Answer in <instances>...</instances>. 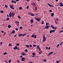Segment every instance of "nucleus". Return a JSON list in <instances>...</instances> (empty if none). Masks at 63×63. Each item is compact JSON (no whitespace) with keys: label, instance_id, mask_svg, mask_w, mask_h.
<instances>
[{"label":"nucleus","instance_id":"nucleus-4","mask_svg":"<svg viewBox=\"0 0 63 63\" xmlns=\"http://www.w3.org/2000/svg\"><path fill=\"white\" fill-rule=\"evenodd\" d=\"M50 26L48 25H47L45 26V28H44L45 29H48L50 27Z\"/></svg>","mask_w":63,"mask_h":63},{"label":"nucleus","instance_id":"nucleus-11","mask_svg":"<svg viewBox=\"0 0 63 63\" xmlns=\"http://www.w3.org/2000/svg\"><path fill=\"white\" fill-rule=\"evenodd\" d=\"M17 46H15V47L13 49H17Z\"/></svg>","mask_w":63,"mask_h":63},{"label":"nucleus","instance_id":"nucleus-20","mask_svg":"<svg viewBox=\"0 0 63 63\" xmlns=\"http://www.w3.org/2000/svg\"><path fill=\"white\" fill-rule=\"evenodd\" d=\"M25 52H28V50H27V49H26L25 50Z\"/></svg>","mask_w":63,"mask_h":63},{"label":"nucleus","instance_id":"nucleus-63","mask_svg":"<svg viewBox=\"0 0 63 63\" xmlns=\"http://www.w3.org/2000/svg\"><path fill=\"white\" fill-rule=\"evenodd\" d=\"M48 47H46V48L47 49H48Z\"/></svg>","mask_w":63,"mask_h":63},{"label":"nucleus","instance_id":"nucleus-2","mask_svg":"<svg viewBox=\"0 0 63 63\" xmlns=\"http://www.w3.org/2000/svg\"><path fill=\"white\" fill-rule=\"evenodd\" d=\"M46 41V37H45V35H44L43 37V42H44Z\"/></svg>","mask_w":63,"mask_h":63},{"label":"nucleus","instance_id":"nucleus-53","mask_svg":"<svg viewBox=\"0 0 63 63\" xmlns=\"http://www.w3.org/2000/svg\"><path fill=\"white\" fill-rule=\"evenodd\" d=\"M62 4V2H60V4Z\"/></svg>","mask_w":63,"mask_h":63},{"label":"nucleus","instance_id":"nucleus-43","mask_svg":"<svg viewBox=\"0 0 63 63\" xmlns=\"http://www.w3.org/2000/svg\"><path fill=\"white\" fill-rule=\"evenodd\" d=\"M9 18H6V20H9Z\"/></svg>","mask_w":63,"mask_h":63},{"label":"nucleus","instance_id":"nucleus-8","mask_svg":"<svg viewBox=\"0 0 63 63\" xmlns=\"http://www.w3.org/2000/svg\"><path fill=\"white\" fill-rule=\"evenodd\" d=\"M28 14L30 15H31L32 16H34V15L33 14V13H29Z\"/></svg>","mask_w":63,"mask_h":63},{"label":"nucleus","instance_id":"nucleus-60","mask_svg":"<svg viewBox=\"0 0 63 63\" xmlns=\"http://www.w3.org/2000/svg\"><path fill=\"white\" fill-rule=\"evenodd\" d=\"M37 7H35V10H37Z\"/></svg>","mask_w":63,"mask_h":63},{"label":"nucleus","instance_id":"nucleus-10","mask_svg":"<svg viewBox=\"0 0 63 63\" xmlns=\"http://www.w3.org/2000/svg\"><path fill=\"white\" fill-rule=\"evenodd\" d=\"M14 33H15V31L14 30L12 32H11L10 34H14Z\"/></svg>","mask_w":63,"mask_h":63},{"label":"nucleus","instance_id":"nucleus-35","mask_svg":"<svg viewBox=\"0 0 63 63\" xmlns=\"http://www.w3.org/2000/svg\"><path fill=\"white\" fill-rule=\"evenodd\" d=\"M44 21H43L42 23V24H44Z\"/></svg>","mask_w":63,"mask_h":63},{"label":"nucleus","instance_id":"nucleus-22","mask_svg":"<svg viewBox=\"0 0 63 63\" xmlns=\"http://www.w3.org/2000/svg\"><path fill=\"white\" fill-rule=\"evenodd\" d=\"M47 4L48 5H49V7H51V5L49 3H48Z\"/></svg>","mask_w":63,"mask_h":63},{"label":"nucleus","instance_id":"nucleus-14","mask_svg":"<svg viewBox=\"0 0 63 63\" xmlns=\"http://www.w3.org/2000/svg\"><path fill=\"white\" fill-rule=\"evenodd\" d=\"M40 47V46L39 45H38L37 46V49H39L40 48V47Z\"/></svg>","mask_w":63,"mask_h":63},{"label":"nucleus","instance_id":"nucleus-24","mask_svg":"<svg viewBox=\"0 0 63 63\" xmlns=\"http://www.w3.org/2000/svg\"><path fill=\"white\" fill-rule=\"evenodd\" d=\"M8 54V53H7L6 52H5L4 53V55H6Z\"/></svg>","mask_w":63,"mask_h":63},{"label":"nucleus","instance_id":"nucleus-55","mask_svg":"<svg viewBox=\"0 0 63 63\" xmlns=\"http://www.w3.org/2000/svg\"><path fill=\"white\" fill-rule=\"evenodd\" d=\"M30 1L29 0H26V1H27V2H29Z\"/></svg>","mask_w":63,"mask_h":63},{"label":"nucleus","instance_id":"nucleus-54","mask_svg":"<svg viewBox=\"0 0 63 63\" xmlns=\"http://www.w3.org/2000/svg\"><path fill=\"white\" fill-rule=\"evenodd\" d=\"M63 42H61V43L60 44V46H61V45H62V44H63Z\"/></svg>","mask_w":63,"mask_h":63},{"label":"nucleus","instance_id":"nucleus-33","mask_svg":"<svg viewBox=\"0 0 63 63\" xmlns=\"http://www.w3.org/2000/svg\"><path fill=\"white\" fill-rule=\"evenodd\" d=\"M52 30H50L49 32L50 33H52Z\"/></svg>","mask_w":63,"mask_h":63},{"label":"nucleus","instance_id":"nucleus-23","mask_svg":"<svg viewBox=\"0 0 63 63\" xmlns=\"http://www.w3.org/2000/svg\"><path fill=\"white\" fill-rule=\"evenodd\" d=\"M63 32V30H61L59 32V33H62Z\"/></svg>","mask_w":63,"mask_h":63},{"label":"nucleus","instance_id":"nucleus-50","mask_svg":"<svg viewBox=\"0 0 63 63\" xmlns=\"http://www.w3.org/2000/svg\"><path fill=\"white\" fill-rule=\"evenodd\" d=\"M22 57H23V56H20V58H22Z\"/></svg>","mask_w":63,"mask_h":63},{"label":"nucleus","instance_id":"nucleus-34","mask_svg":"<svg viewBox=\"0 0 63 63\" xmlns=\"http://www.w3.org/2000/svg\"><path fill=\"white\" fill-rule=\"evenodd\" d=\"M19 10H22V7H19Z\"/></svg>","mask_w":63,"mask_h":63},{"label":"nucleus","instance_id":"nucleus-46","mask_svg":"<svg viewBox=\"0 0 63 63\" xmlns=\"http://www.w3.org/2000/svg\"><path fill=\"white\" fill-rule=\"evenodd\" d=\"M49 12H52V10H49Z\"/></svg>","mask_w":63,"mask_h":63},{"label":"nucleus","instance_id":"nucleus-56","mask_svg":"<svg viewBox=\"0 0 63 63\" xmlns=\"http://www.w3.org/2000/svg\"><path fill=\"white\" fill-rule=\"evenodd\" d=\"M19 47L17 48V50H19Z\"/></svg>","mask_w":63,"mask_h":63},{"label":"nucleus","instance_id":"nucleus-18","mask_svg":"<svg viewBox=\"0 0 63 63\" xmlns=\"http://www.w3.org/2000/svg\"><path fill=\"white\" fill-rule=\"evenodd\" d=\"M12 3H16V1H14V0H12Z\"/></svg>","mask_w":63,"mask_h":63},{"label":"nucleus","instance_id":"nucleus-3","mask_svg":"<svg viewBox=\"0 0 63 63\" xmlns=\"http://www.w3.org/2000/svg\"><path fill=\"white\" fill-rule=\"evenodd\" d=\"M13 6H14V5L13 4H12V5H10V7L11 9H12V10H14L15 8L13 7Z\"/></svg>","mask_w":63,"mask_h":63},{"label":"nucleus","instance_id":"nucleus-51","mask_svg":"<svg viewBox=\"0 0 63 63\" xmlns=\"http://www.w3.org/2000/svg\"><path fill=\"white\" fill-rule=\"evenodd\" d=\"M5 34H6V32H4L3 36H5Z\"/></svg>","mask_w":63,"mask_h":63},{"label":"nucleus","instance_id":"nucleus-19","mask_svg":"<svg viewBox=\"0 0 63 63\" xmlns=\"http://www.w3.org/2000/svg\"><path fill=\"white\" fill-rule=\"evenodd\" d=\"M51 27L53 29V28H54V26L52 25H51Z\"/></svg>","mask_w":63,"mask_h":63},{"label":"nucleus","instance_id":"nucleus-41","mask_svg":"<svg viewBox=\"0 0 63 63\" xmlns=\"http://www.w3.org/2000/svg\"><path fill=\"white\" fill-rule=\"evenodd\" d=\"M52 32H55V31L54 30H52Z\"/></svg>","mask_w":63,"mask_h":63},{"label":"nucleus","instance_id":"nucleus-40","mask_svg":"<svg viewBox=\"0 0 63 63\" xmlns=\"http://www.w3.org/2000/svg\"><path fill=\"white\" fill-rule=\"evenodd\" d=\"M33 5H34V6H36V4H35V3L34 2L33 3Z\"/></svg>","mask_w":63,"mask_h":63},{"label":"nucleus","instance_id":"nucleus-29","mask_svg":"<svg viewBox=\"0 0 63 63\" xmlns=\"http://www.w3.org/2000/svg\"><path fill=\"white\" fill-rule=\"evenodd\" d=\"M60 6H61V7H62V6H63V4H62L60 5Z\"/></svg>","mask_w":63,"mask_h":63},{"label":"nucleus","instance_id":"nucleus-27","mask_svg":"<svg viewBox=\"0 0 63 63\" xmlns=\"http://www.w3.org/2000/svg\"><path fill=\"white\" fill-rule=\"evenodd\" d=\"M32 38H34V35H32L31 36Z\"/></svg>","mask_w":63,"mask_h":63},{"label":"nucleus","instance_id":"nucleus-31","mask_svg":"<svg viewBox=\"0 0 63 63\" xmlns=\"http://www.w3.org/2000/svg\"><path fill=\"white\" fill-rule=\"evenodd\" d=\"M0 13H4V11H3V10H2V11H0Z\"/></svg>","mask_w":63,"mask_h":63},{"label":"nucleus","instance_id":"nucleus-26","mask_svg":"<svg viewBox=\"0 0 63 63\" xmlns=\"http://www.w3.org/2000/svg\"><path fill=\"white\" fill-rule=\"evenodd\" d=\"M34 39H36V38H37V36L36 35H35L34 36Z\"/></svg>","mask_w":63,"mask_h":63},{"label":"nucleus","instance_id":"nucleus-25","mask_svg":"<svg viewBox=\"0 0 63 63\" xmlns=\"http://www.w3.org/2000/svg\"><path fill=\"white\" fill-rule=\"evenodd\" d=\"M19 29H23V27H19Z\"/></svg>","mask_w":63,"mask_h":63},{"label":"nucleus","instance_id":"nucleus-64","mask_svg":"<svg viewBox=\"0 0 63 63\" xmlns=\"http://www.w3.org/2000/svg\"><path fill=\"white\" fill-rule=\"evenodd\" d=\"M35 56H34V55L32 56V57H35Z\"/></svg>","mask_w":63,"mask_h":63},{"label":"nucleus","instance_id":"nucleus-7","mask_svg":"<svg viewBox=\"0 0 63 63\" xmlns=\"http://www.w3.org/2000/svg\"><path fill=\"white\" fill-rule=\"evenodd\" d=\"M53 53V52L51 51L50 53H49L47 55V56H49L52 53Z\"/></svg>","mask_w":63,"mask_h":63},{"label":"nucleus","instance_id":"nucleus-45","mask_svg":"<svg viewBox=\"0 0 63 63\" xmlns=\"http://www.w3.org/2000/svg\"><path fill=\"white\" fill-rule=\"evenodd\" d=\"M29 45L30 46V47H32V45L30 44Z\"/></svg>","mask_w":63,"mask_h":63},{"label":"nucleus","instance_id":"nucleus-16","mask_svg":"<svg viewBox=\"0 0 63 63\" xmlns=\"http://www.w3.org/2000/svg\"><path fill=\"white\" fill-rule=\"evenodd\" d=\"M11 26H12L10 25V24H9L8 26V28H11Z\"/></svg>","mask_w":63,"mask_h":63},{"label":"nucleus","instance_id":"nucleus-37","mask_svg":"<svg viewBox=\"0 0 63 63\" xmlns=\"http://www.w3.org/2000/svg\"><path fill=\"white\" fill-rule=\"evenodd\" d=\"M18 18H21V17H20V16H18Z\"/></svg>","mask_w":63,"mask_h":63},{"label":"nucleus","instance_id":"nucleus-32","mask_svg":"<svg viewBox=\"0 0 63 63\" xmlns=\"http://www.w3.org/2000/svg\"><path fill=\"white\" fill-rule=\"evenodd\" d=\"M5 7L6 8H8V6H7V5H5Z\"/></svg>","mask_w":63,"mask_h":63},{"label":"nucleus","instance_id":"nucleus-61","mask_svg":"<svg viewBox=\"0 0 63 63\" xmlns=\"http://www.w3.org/2000/svg\"><path fill=\"white\" fill-rule=\"evenodd\" d=\"M17 62H20V61L18 60L17 61Z\"/></svg>","mask_w":63,"mask_h":63},{"label":"nucleus","instance_id":"nucleus-36","mask_svg":"<svg viewBox=\"0 0 63 63\" xmlns=\"http://www.w3.org/2000/svg\"><path fill=\"white\" fill-rule=\"evenodd\" d=\"M16 45L18 46H19V43H17Z\"/></svg>","mask_w":63,"mask_h":63},{"label":"nucleus","instance_id":"nucleus-48","mask_svg":"<svg viewBox=\"0 0 63 63\" xmlns=\"http://www.w3.org/2000/svg\"><path fill=\"white\" fill-rule=\"evenodd\" d=\"M16 31H18V29L17 28H16Z\"/></svg>","mask_w":63,"mask_h":63},{"label":"nucleus","instance_id":"nucleus-21","mask_svg":"<svg viewBox=\"0 0 63 63\" xmlns=\"http://www.w3.org/2000/svg\"><path fill=\"white\" fill-rule=\"evenodd\" d=\"M60 61L59 60H58V61H56V63H59V62H60Z\"/></svg>","mask_w":63,"mask_h":63},{"label":"nucleus","instance_id":"nucleus-44","mask_svg":"<svg viewBox=\"0 0 63 63\" xmlns=\"http://www.w3.org/2000/svg\"><path fill=\"white\" fill-rule=\"evenodd\" d=\"M26 35H27V33H25V34H24V36H26Z\"/></svg>","mask_w":63,"mask_h":63},{"label":"nucleus","instance_id":"nucleus-12","mask_svg":"<svg viewBox=\"0 0 63 63\" xmlns=\"http://www.w3.org/2000/svg\"><path fill=\"white\" fill-rule=\"evenodd\" d=\"M34 22V20H33V19L32 20H30V22L31 23H33Z\"/></svg>","mask_w":63,"mask_h":63},{"label":"nucleus","instance_id":"nucleus-28","mask_svg":"<svg viewBox=\"0 0 63 63\" xmlns=\"http://www.w3.org/2000/svg\"><path fill=\"white\" fill-rule=\"evenodd\" d=\"M35 54L36 53H35L34 52L32 53V55H35Z\"/></svg>","mask_w":63,"mask_h":63},{"label":"nucleus","instance_id":"nucleus-62","mask_svg":"<svg viewBox=\"0 0 63 63\" xmlns=\"http://www.w3.org/2000/svg\"><path fill=\"white\" fill-rule=\"evenodd\" d=\"M1 32L2 33H4V32L3 31H1Z\"/></svg>","mask_w":63,"mask_h":63},{"label":"nucleus","instance_id":"nucleus-5","mask_svg":"<svg viewBox=\"0 0 63 63\" xmlns=\"http://www.w3.org/2000/svg\"><path fill=\"white\" fill-rule=\"evenodd\" d=\"M35 19L39 22H40V19H39L38 18L36 17L35 18Z\"/></svg>","mask_w":63,"mask_h":63},{"label":"nucleus","instance_id":"nucleus-9","mask_svg":"<svg viewBox=\"0 0 63 63\" xmlns=\"http://www.w3.org/2000/svg\"><path fill=\"white\" fill-rule=\"evenodd\" d=\"M21 55H23V56H24V55H25V53L24 52H23L22 53Z\"/></svg>","mask_w":63,"mask_h":63},{"label":"nucleus","instance_id":"nucleus-52","mask_svg":"<svg viewBox=\"0 0 63 63\" xmlns=\"http://www.w3.org/2000/svg\"><path fill=\"white\" fill-rule=\"evenodd\" d=\"M38 14L36 13L35 14V16H38Z\"/></svg>","mask_w":63,"mask_h":63},{"label":"nucleus","instance_id":"nucleus-38","mask_svg":"<svg viewBox=\"0 0 63 63\" xmlns=\"http://www.w3.org/2000/svg\"><path fill=\"white\" fill-rule=\"evenodd\" d=\"M49 25V23H46V25Z\"/></svg>","mask_w":63,"mask_h":63},{"label":"nucleus","instance_id":"nucleus-39","mask_svg":"<svg viewBox=\"0 0 63 63\" xmlns=\"http://www.w3.org/2000/svg\"><path fill=\"white\" fill-rule=\"evenodd\" d=\"M53 29H55V30L56 29H57V27H56L55 28H54V27Z\"/></svg>","mask_w":63,"mask_h":63},{"label":"nucleus","instance_id":"nucleus-6","mask_svg":"<svg viewBox=\"0 0 63 63\" xmlns=\"http://www.w3.org/2000/svg\"><path fill=\"white\" fill-rule=\"evenodd\" d=\"M21 59H21V60L22 61H25V58L24 57H23L21 58Z\"/></svg>","mask_w":63,"mask_h":63},{"label":"nucleus","instance_id":"nucleus-49","mask_svg":"<svg viewBox=\"0 0 63 63\" xmlns=\"http://www.w3.org/2000/svg\"><path fill=\"white\" fill-rule=\"evenodd\" d=\"M9 47H11V46H12V45H11V44H9Z\"/></svg>","mask_w":63,"mask_h":63},{"label":"nucleus","instance_id":"nucleus-13","mask_svg":"<svg viewBox=\"0 0 63 63\" xmlns=\"http://www.w3.org/2000/svg\"><path fill=\"white\" fill-rule=\"evenodd\" d=\"M26 47H29L30 46H29V45H26Z\"/></svg>","mask_w":63,"mask_h":63},{"label":"nucleus","instance_id":"nucleus-17","mask_svg":"<svg viewBox=\"0 0 63 63\" xmlns=\"http://www.w3.org/2000/svg\"><path fill=\"white\" fill-rule=\"evenodd\" d=\"M51 16H53L54 15V13H52L51 14Z\"/></svg>","mask_w":63,"mask_h":63},{"label":"nucleus","instance_id":"nucleus-15","mask_svg":"<svg viewBox=\"0 0 63 63\" xmlns=\"http://www.w3.org/2000/svg\"><path fill=\"white\" fill-rule=\"evenodd\" d=\"M18 37H21V36L22 35V34H18Z\"/></svg>","mask_w":63,"mask_h":63},{"label":"nucleus","instance_id":"nucleus-30","mask_svg":"<svg viewBox=\"0 0 63 63\" xmlns=\"http://www.w3.org/2000/svg\"><path fill=\"white\" fill-rule=\"evenodd\" d=\"M8 62L9 63H11V60H9V61H8Z\"/></svg>","mask_w":63,"mask_h":63},{"label":"nucleus","instance_id":"nucleus-47","mask_svg":"<svg viewBox=\"0 0 63 63\" xmlns=\"http://www.w3.org/2000/svg\"><path fill=\"white\" fill-rule=\"evenodd\" d=\"M29 8V6H27V8H26V9H28V8Z\"/></svg>","mask_w":63,"mask_h":63},{"label":"nucleus","instance_id":"nucleus-57","mask_svg":"<svg viewBox=\"0 0 63 63\" xmlns=\"http://www.w3.org/2000/svg\"><path fill=\"white\" fill-rule=\"evenodd\" d=\"M44 62H46V60L45 59H44Z\"/></svg>","mask_w":63,"mask_h":63},{"label":"nucleus","instance_id":"nucleus-58","mask_svg":"<svg viewBox=\"0 0 63 63\" xmlns=\"http://www.w3.org/2000/svg\"><path fill=\"white\" fill-rule=\"evenodd\" d=\"M33 46L34 47H35V45H33Z\"/></svg>","mask_w":63,"mask_h":63},{"label":"nucleus","instance_id":"nucleus-1","mask_svg":"<svg viewBox=\"0 0 63 63\" xmlns=\"http://www.w3.org/2000/svg\"><path fill=\"white\" fill-rule=\"evenodd\" d=\"M15 14L14 13H12V12H10L9 14V16L10 17H11V15L12 17H14V16H15Z\"/></svg>","mask_w":63,"mask_h":63},{"label":"nucleus","instance_id":"nucleus-59","mask_svg":"<svg viewBox=\"0 0 63 63\" xmlns=\"http://www.w3.org/2000/svg\"><path fill=\"white\" fill-rule=\"evenodd\" d=\"M22 35L23 37H24V34H22Z\"/></svg>","mask_w":63,"mask_h":63},{"label":"nucleus","instance_id":"nucleus-42","mask_svg":"<svg viewBox=\"0 0 63 63\" xmlns=\"http://www.w3.org/2000/svg\"><path fill=\"white\" fill-rule=\"evenodd\" d=\"M59 45H60V44H59L57 46V47H58L59 46Z\"/></svg>","mask_w":63,"mask_h":63}]
</instances>
